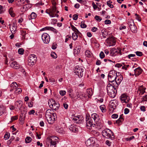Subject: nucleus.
Returning a JSON list of instances; mask_svg holds the SVG:
<instances>
[{
    "instance_id": "obj_55",
    "label": "nucleus",
    "mask_w": 147,
    "mask_h": 147,
    "mask_svg": "<svg viewBox=\"0 0 147 147\" xmlns=\"http://www.w3.org/2000/svg\"><path fill=\"white\" fill-rule=\"evenodd\" d=\"M135 15L136 16V20H138L139 21H141V19L140 17L139 16V15L136 13L135 14Z\"/></svg>"
},
{
    "instance_id": "obj_41",
    "label": "nucleus",
    "mask_w": 147,
    "mask_h": 147,
    "mask_svg": "<svg viewBox=\"0 0 147 147\" xmlns=\"http://www.w3.org/2000/svg\"><path fill=\"white\" fill-rule=\"evenodd\" d=\"M22 91V90L20 88H18L16 89L14 91V93L16 94H20Z\"/></svg>"
},
{
    "instance_id": "obj_50",
    "label": "nucleus",
    "mask_w": 147,
    "mask_h": 147,
    "mask_svg": "<svg viewBox=\"0 0 147 147\" xmlns=\"http://www.w3.org/2000/svg\"><path fill=\"white\" fill-rule=\"evenodd\" d=\"M80 26L82 28H86L87 25L85 23L84 21H82L81 23Z\"/></svg>"
},
{
    "instance_id": "obj_23",
    "label": "nucleus",
    "mask_w": 147,
    "mask_h": 147,
    "mask_svg": "<svg viewBox=\"0 0 147 147\" xmlns=\"http://www.w3.org/2000/svg\"><path fill=\"white\" fill-rule=\"evenodd\" d=\"M16 24L13 23L11 26H10V29L11 32L12 34H14L15 32L16 29Z\"/></svg>"
},
{
    "instance_id": "obj_59",
    "label": "nucleus",
    "mask_w": 147,
    "mask_h": 147,
    "mask_svg": "<svg viewBox=\"0 0 147 147\" xmlns=\"http://www.w3.org/2000/svg\"><path fill=\"white\" fill-rule=\"evenodd\" d=\"M9 135H8L7 133H5L4 136V139L5 140H7L9 139Z\"/></svg>"
},
{
    "instance_id": "obj_18",
    "label": "nucleus",
    "mask_w": 147,
    "mask_h": 147,
    "mask_svg": "<svg viewBox=\"0 0 147 147\" xmlns=\"http://www.w3.org/2000/svg\"><path fill=\"white\" fill-rule=\"evenodd\" d=\"M31 5L30 4H26L24 5L21 9L22 12H24L31 8Z\"/></svg>"
},
{
    "instance_id": "obj_13",
    "label": "nucleus",
    "mask_w": 147,
    "mask_h": 147,
    "mask_svg": "<svg viewBox=\"0 0 147 147\" xmlns=\"http://www.w3.org/2000/svg\"><path fill=\"white\" fill-rule=\"evenodd\" d=\"M120 99L122 102L126 103L128 102L129 100L128 96L125 94H123L121 95Z\"/></svg>"
},
{
    "instance_id": "obj_47",
    "label": "nucleus",
    "mask_w": 147,
    "mask_h": 147,
    "mask_svg": "<svg viewBox=\"0 0 147 147\" xmlns=\"http://www.w3.org/2000/svg\"><path fill=\"white\" fill-rule=\"evenodd\" d=\"M112 2L111 1L109 0L107 1V5L111 8H113V5L112 4Z\"/></svg>"
},
{
    "instance_id": "obj_4",
    "label": "nucleus",
    "mask_w": 147,
    "mask_h": 147,
    "mask_svg": "<svg viewBox=\"0 0 147 147\" xmlns=\"http://www.w3.org/2000/svg\"><path fill=\"white\" fill-rule=\"evenodd\" d=\"M86 127L90 129V127H94L95 126V124L93 123L92 119L89 116L86 115Z\"/></svg>"
},
{
    "instance_id": "obj_6",
    "label": "nucleus",
    "mask_w": 147,
    "mask_h": 147,
    "mask_svg": "<svg viewBox=\"0 0 147 147\" xmlns=\"http://www.w3.org/2000/svg\"><path fill=\"white\" fill-rule=\"evenodd\" d=\"M37 60L36 56L34 54L29 55L28 59V64L30 66H32L36 62Z\"/></svg>"
},
{
    "instance_id": "obj_30",
    "label": "nucleus",
    "mask_w": 147,
    "mask_h": 147,
    "mask_svg": "<svg viewBox=\"0 0 147 147\" xmlns=\"http://www.w3.org/2000/svg\"><path fill=\"white\" fill-rule=\"evenodd\" d=\"M37 17L36 14L34 12L31 13L30 15L28 16V19L29 20L35 19Z\"/></svg>"
},
{
    "instance_id": "obj_26",
    "label": "nucleus",
    "mask_w": 147,
    "mask_h": 147,
    "mask_svg": "<svg viewBox=\"0 0 147 147\" xmlns=\"http://www.w3.org/2000/svg\"><path fill=\"white\" fill-rule=\"evenodd\" d=\"M5 110V107L3 105H0V116L3 114Z\"/></svg>"
},
{
    "instance_id": "obj_38",
    "label": "nucleus",
    "mask_w": 147,
    "mask_h": 147,
    "mask_svg": "<svg viewBox=\"0 0 147 147\" xmlns=\"http://www.w3.org/2000/svg\"><path fill=\"white\" fill-rule=\"evenodd\" d=\"M123 121V119L122 117L120 116L119 119L116 121V123L119 125H120Z\"/></svg>"
},
{
    "instance_id": "obj_35",
    "label": "nucleus",
    "mask_w": 147,
    "mask_h": 147,
    "mask_svg": "<svg viewBox=\"0 0 147 147\" xmlns=\"http://www.w3.org/2000/svg\"><path fill=\"white\" fill-rule=\"evenodd\" d=\"M100 109L102 113L105 112L107 111L106 106L105 105H102L100 106Z\"/></svg>"
},
{
    "instance_id": "obj_49",
    "label": "nucleus",
    "mask_w": 147,
    "mask_h": 147,
    "mask_svg": "<svg viewBox=\"0 0 147 147\" xmlns=\"http://www.w3.org/2000/svg\"><path fill=\"white\" fill-rule=\"evenodd\" d=\"M71 27L72 30L75 32L76 33H79V32L78 30L74 26V25H71Z\"/></svg>"
},
{
    "instance_id": "obj_19",
    "label": "nucleus",
    "mask_w": 147,
    "mask_h": 147,
    "mask_svg": "<svg viewBox=\"0 0 147 147\" xmlns=\"http://www.w3.org/2000/svg\"><path fill=\"white\" fill-rule=\"evenodd\" d=\"M115 78L117 83L119 84L123 80V77L121 75L119 74V75H117Z\"/></svg>"
},
{
    "instance_id": "obj_33",
    "label": "nucleus",
    "mask_w": 147,
    "mask_h": 147,
    "mask_svg": "<svg viewBox=\"0 0 147 147\" xmlns=\"http://www.w3.org/2000/svg\"><path fill=\"white\" fill-rule=\"evenodd\" d=\"M9 12L10 15L11 17H14L15 16V14L13 12L12 7H11L10 8L9 10Z\"/></svg>"
},
{
    "instance_id": "obj_29",
    "label": "nucleus",
    "mask_w": 147,
    "mask_h": 147,
    "mask_svg": "<svg viewBox=\"0 0 147 147\" xmlns=\"http://www.w3.org/2000/svg\"><path fill=\"white\" fill-rule=\"evenodd\" d=\"M59 107V103L57 102H56L54 104L52 105V107L50 106V108L54 110H57Z\"/></svg>"
},
{
    "instance_id": "obj_62",
    "label": "nucleus",
    "mask_w": 147,
    "mask_h": 147,
    "mask_svg": "<svg viewBox=\"0 0 147 147\" xmlns=\"http://www.w3.org/2000/svg\"><path fill=\"white\" fill-rule=\"evenodd\" d=\"M123 66V63H122V64L117 63V64H116L115 65V67H117L118 68H120L121 67H122Z\"/></svg>"
},
{
    "instance_id": "obj_57",
    "label": "nucleus",
    "mask_w": 147,
    "mask_h": 147,
    "mask_svg": "<svg viewBox=\"0 0 147 147\" xmlns=\"http://www.w3.org/2000/svg\"><path fill=\"white\" fill-rule=\"evenodd\" d=\"M95 18L97 21L100 22L102 18L99 16H96L95 17Z\"/></svg>"
},
{
    "instance_id": "obj_48",
    "label": "nucleus",
    "mask_w": 147,
    "mask_h": 147,
    "mask_svg": "<svg viewBox=\"0 0 147 147\" xmlns=\"http://www.w3.org/2000/svg\"><path fill=\"white\" fill-rule=\"evenodd\" d=\"M25 140L26 143H29L31 142L32 140V138L30 137H27L26 138Z\"/></svg>"
},
{
    "instance_id": "obj_5",
    "label": "nucleus",
    "mask_w": 147,
    "mask_h": 147,
    "mask_svg": "<svg viewBox=\"0 0 147 147\" xmlns=\"http://www.w3.org/2000/svg\"><path fill=\"white\" fill-rule=\"evenodd\" d=\"M102 136L105 137L109 138L113 136V133L112 131L108 129H106L103 130L102 132Z\"/></svg>"
},
{
    "instance_id": "obj_20",
    "label": "nucleus",
    "mask_w": 147,
    "mask_h": 147,
    "mask_svg": "<svg viewBox=\"0 0 147 147\" xmlns=\"http://www.w3.org/2000/svg\"><path fill=\"white\" fill-rule=\"evenodd\" d=\"M10 66L15 69H18L19 68L20 65L16 61L12 62L10 64Z\"/></svg>"
},
{
    "instance_id": "obj_42",
    "label": "nucleus",
    "mask_w": 147,
    "mask_h": 147,
    "mask_svg": "<svg viewBox=\"0 0 147 147\" xmlns=\"http://www.w3.org/2000/svg\"><path fill=\"white\" fill-rule=\"evenodd\" d=\"M111 82V84L110 83L109 84H111V85H112L113 86V87H117L118 85V84L117 83L116 81V80H115L113 81V82Z\"/></svg>"
},
{
    "instance_id": "obj_11",
    "label": "nucleus",
    "mask_w": 147,
    "mask_h": 147,
    "mask_svg": "<svg viewBox=\"0 0 147 147\" xmlns=\"http://www.w3.org/2000/svg\"><path fill=\"white\" fill-rule=\"evenodd\" d=\"M120 54L121 55V50L120 49H116L115 48L111 49L110 51V55L111 56H115L118 54Z\"/></svg>"
},
{
    "instance_id": "obj_56",
    "label": "nucleus",
    "mask_w": 147,
    "mask_h": 147,
    "mask_svg": "<svg viewBox=\"0 0 147 147\" xmlns=\"http://www.w3.org/2000/svg\"><path fill=\"white\" fill-rule=\"evenodd\" d=\"M26 31L24 30H22L21 31V34L23 36L22 38L23 39L25 38V35L26 34Z\"/></svg>"
},
{
    "instance_id": "obj_60",
    "label": "nucleus",
    "mask_w": 147,
    "mask_h": 147,
    "mask_svg": "<svg viewBox=\"0 0 147 147\" xmlns=\"http://www.w3.org/2000/svg\"><path fill=\"white\" fill-rule=\"evenodd\" d=\"M51 56L53 58H56L57 57V55L54 52H52Z\"/></svg>"
},
{
    "instance_id": "obj_51",
    "label": "nucleus",
    "mask_w": 147,
    "mask_h": 147,
    "mask_svg": "<svg viewBox=\"0 0 147 147\" xmlns=\"http://www.w3.org/2000/svg\"><path fill=\"white\" fill-rule=\"evenodd\" d=\"M24 50L22 48L19 49L18 51V53L20 55H22L24 53Z\"/></svg>"
},
{
    "instance_id": "obj_34",
    "label": "nucleus",
    "mask_w": 147,
    "mask_h": 147,
    "mask_svg": "<svg viewBox=\"0 0 147 147\" xmlns=\"http://www.w3.org/2000/svg\"><path fill=\"white\" fill-rule=\"evenodd\" d=\"M56 102L55 100L53 99H50L48 101V104L50 107V106L52 107Z\"/></svg>"
},
{
    "instance_id": "obj_52",
    "label": "nucleus",
    "mask_w": 147,
    "mask_h": 147,
    "mask_svg": "<svg viewBox=\"0 0 147 147\" xmlns=\"http://www.w3.org/2000/svg\"><path fill=\"white\" fill-rule=\"evenodd\" d=\"M123 66L122 67V69H123L126 70L127 68L129 66V65H125L124 63H123Z\"/></svg>"
},
{
    "instance_id": "obj_14",
    "label": "nucleus",
    "mask_w": 147,
    "mask_h": 147,
    "mask_svg": "<svg viewBox=\"0 0 147 147\" xmlns=\"http://www.w3.org/2000/svg\"><path fill=\"white\" fill-rule=\"evenodd\" d=\"M146 89V88L143 87V86L139 87L138 89L137 92L140 96H142L144 93L146 92L145 91Z\"/></svg>"
},
{
    "instance_id": "obj_45",
    "label": "nucleus",
    "mask_w": 147,
    "mask_h": 147,
    "mask_svg": "<svg viewBox=\"0 0 147 147\" xmlns=\"http://www.w3.org/2000/svg\"><path fill=\"white\" fill-rule=\"evenodd\" d=\"M57 132L60 133H63L64 132L63 128L62 127H58L57 129Z\"/></svg>"
},
{
    "instance_id": "obj_7",
    "label": "nucleus",
    "mask_w": 147,
    "mask_h": 147,
    "mask_svg": "<svg viewBox=\"0 0 147 147\" xmlns=\"http://www.w3.org/2000/svg\"><path fill=\"white\" fill-rule=\"evenodd\" d=\"M106 42L107 44V45L109 46H113L116 44V39L115 37L112 36L107 38Z\"/></svg>"
},
{
    "instance_id": "obj_32",
    "label": "nucleus",
    "mask_w": 147,
    "mask_h": 147,
    "mask_svg": "<svg viewBox=\"0 0 147 147\" xmlns=\"http://www.w3.org/2000/svg\"><path fill=\"white\" fill-rule=\"evenodd\" d=\"M131 30L133 33H136L137 31V27L134 25L130 28Z\"/></svg>"
},
{
    "instance_id": "obj_15",
    "label": "nucleus",
    "mask_w": 147,
    "mask_h": 147,
    "mask_svg": "<svg viewBox=\"0 0 147 147\" xmlns=\"http://www.w3.org/2000/svg\"><path fill=\"white\" fill-rule=\"evenodd\" d=\"M109 105L111 109L112 110H114L116 108L117 102L115 100H111L109 104Z\"/></svg>"
},
{
    "instance_id": "obj_21",
    "label": "nucleus",
    "mask_w": 147,
    "mask_h": 147,
    "mask_svg": "<svg viewBox=\"0 0 147 147\" xmlns=\"http://www.w3.org/2000/svg\"><path fill=\"white\" fill-rule=\"evenodd\" d=\"M69 129L70 131L74 132L78 130V129L76 126L74 124L71 125L69 126Z\"/></svg>"
},
{
    "instance_id": "obj_1",
    "label": "nucleus",
    "mask_w": 147,
    "mask_h": 147,
    "mask_svg": "<svg viewBox=\"0 0 147 147\" xmlns=\"http://www.w3.org/2000/svg\"><path fill=\"white\" fill-rule=\"evenodd\" d=\"M45 117L49 123L53 124L55 120L57 119L56 115L55 113H53L51 109L47 110L45 113Z\"/></svg>"
},
{
    "instance_id": "obj_25",
    "label": "nucleus",
    "mask_w": 147,
    "mask_h": 147,
    "mask_svg": "<svg viewBox=\"0 0 147 147\" xmlns=\"http://www.w3.org/2000/svg\"><path fill=\"white\" fill-rule=\"evenodd\" d=\"M80 47L79 46L75 48L74 50V54L75 56H77L80 52Z\"/></svg>"
},
{
    "instance_id": "obj_28",
    "label": "nucleus",
    "mask_w": 147,
    "mask_h": 147,
    "mask_svg": "<svg viewBox=\"0 0 147 147\" xmlns=\"http://www.w3.org/2000/svg\"><path fill=\"white\" fill-rule=\"evenodd\" d=\"M95 126H97V127L98 129H101L103 126L102 121H101L99 119L97 122H95Z\"/></svg>"
},
{
    "instance_id": "obj_27",
    "label": "nucleus",
    "mask_w": 147,
    "mask_h": 147,
    "mask_svg": "<svg viewBox=\"0 0 147 147\" xmlns=\"http://www.w3.org/2000/svg\"><path fill=\"white\" fill-rule=\"evenodd\" d=\"M78 98H83L84 97H86V95H85L84 93L82 92H77L76 94Z\"/></svg>"
},
{
    "instance_id": "obj_40",
    "label": "nucleus",
    "mask_w": 147,
    "mask_h": 147,
    "mask_svg": "<svg viewBox=\"0 0 147 147\" xmlns=\"http://www.w3.org/2000/svg\"><path fill=\"white\" fill-rule=\"evenodd\" d=\"M85 55L87 57H91L92 53L88 50H87L85 52Z\"/></svg>"
},
{
    "instance_id": "obj_61",
    "label": "nucleus",
    "mask_w": 147,
    "mask_h": 147,
    "mask_svg": "<svg viewBox=\"0 0 147 147\" xmlns=\"http://www.w3.org/2000/svg\"><path fill=\"white\" fill-rule=\"evenodd\" d=\"M134 138V136H132L129 138H125V140L127 141H130L132 139Z\"/></svg>"
},
{
    "instance_id": "obj_12",
    "label": "nucleus",
    "mask_w": 147,
    "mask_h": 147,
    "mask_svg": "<svg viewBox=\"0 0 147 147\" xmlns=\"http://www.w3.org/2000/svg\"><path fill=\"white\" fill-rule=\"evenodd\" d=\"M95 143V139L91 138L85 142V144L87 146H92L94 145Z\"/></svg>"
},
{
    "instance_id": "obj_2",
    "label": "nucleus",
    "mask_w": 147,
    "mask_h": 147,
    "mask_svg": "<svg viewBox=\"0 0 147 147\" xmlns=\"http://www.w3.org/2000/svg\"><path fill=\"white\" fill-rule=\"evenodd\" d=\"M57 138L55 136H49L46 140V145L48 147H55L56 142L55 140Z\"/></svg>"
},
{
    "instance_id": "obj_44",
    "label": "nucleus",
    "mask_w": 147,
    "mask_h": 147,
    "mask_svg": "<svg viewBox=\"0 0 147 147\" xmlns=\"http://www.w3.org/2000/svg\"><path fill=\"white\" fill-rule=\"evenodd\" d=\"M115 76H109V75H108V80L109 82H113L114 80H115Z\"/></svg>"
},
{
    "instance_id": "obj_17",
    "label": "nucleus",
    "mask_w": 147,
    "mask_h": 147,
    "mask_svg": "<svg viewBox=\"0 0 147 147\" xmlns=\"http://www.w3.org/2000/svg\"><path fill=\"white\" fill-rule=\"evenodd\" d=\"M23 102L20 100H18L15 102V107L16 109L20 110L22 106Z\"/></svg>"
},
{
    "instance_id": "obj_54",
    "label": "nucleus",
    "mask_w": 147,
    "mask_h": 147,
    "mask_svg": "<svg viewBox=\"0 0 147 147\" xmlns=\"http://www.w3.org/2000/svg\"><path fill=\"white\" fill-rule=\"evenodd\" d=\"M135 53L136 55L138 56L141 57L143 55L142 53L140 51H137Z\"/></svg>"
},
{
    "instance_id": "obj_9",
    "label": "nucleus",
    "mask_w": 147,
    "mask_h": 147,
    "mask_svg": "<svg viewBox=\"0 0 147 147\" xmlns=\"http://www.w3.org/2000/svg\"><path fill=\"white\" fill-rule=\"evenodd\" d=\"M42 39L44 43L47 44L50 41V37L48 34L44 33L42 34Z\"/></svg>"
},
{
    "instance_id": "obj_64",
    "label": "nucleus",
    "mask_w": 147,
    "mask_h": 147,
    "mask_svg": "<svg viewBox=\"0 0 147 147\" xmlns=\"http://www.w3.org/2000/svg\"><path fill=\"white\" fill-rule=\"evenodd\" d=\"M78 15L74 14L73 16V18L74 20H76L78 19Z\"/></svg>"
},
{
    "instance_id": "obj_24",
    "label": "nucleus",
    "mask_w": 147,
    "mask_h": 147,
    "mask_svg": "<svg viewBox=\"0 0 147 147\" xmlns=\"http://www.w3.org/2000/svg\"><path fill=\"white\" fill-rule=\"evenodd\" d=\"M11 89L10 91H11L13 90L16 89L18 87V85L17 83L15 82L12 83L10 85Z\"/></svg>"
},
{
    "instance_id": "obj_37",
    "label": "nucleus",
    "mask_w": 147,
    "mask_h": 147,
    "mask_svg": "<svg viewBox=\"0 0 147 147\" xmlns=\"http://www.w3.org/2000/svg\"><path fill=\"white\" fill-rule=\"evenodd\" d=\"M73 121L75 123H79L80 121H81V120H80V118L78 116L74 118L73 119Z\"/></svg>"
},
{
    "instance_id": "obj_63",
    "label": "nucleus",
    "mask_w": 147,
    "mask_h": 147,
    "mask_svg": "<svg viewBox=\"0 0 147 147\" xmlns=\"http://www.w3.org/2000/svg\"><path fill=\"white\" fill-rule=\"evenodd\" d=\"M18 119V117L17 116H13L11 117V119L12 121L17 120Z\"/></svg>"
},
{
    "instance_id": "obj_36",
    "label": "nucleus",
    "mask_w": 147,
    "mask_h": 147,
    "mask_svg": "<svg viewBox=\"0 0 147 147\" xmlns=\"http://www.w3.org/2000/svg\"><path fill=\"white\" fill-rule=\"evenodd\" d=\"M109 76H115V78H116V77L117 76V72L116 71H111L109 74Z\"/></svg>"
},
{
    "instance_id": "obj_22",
    "label": "nucleus",
    "mask_w": 147,
    "mask_h": 147,
    "mask_svg": "<svg viewBox=\"0 0 147 147\" xmlns=\"http://www.w3.org/2000/svg\"><path fill=\"white\" fill-rule=\"evenodd\" d=\"M91 117L94 119L95 122H97L100 119L98 115L95 113L92 114Z\"/></svg>"
},
{
    "instance_id": "obj_8",
    "label": "nucleus",
    "mask_w": 147,
    "mask_h": 147,
    "mask_svg": "<svg viewBox=\"0 0 147 147\" xmlns=\"http://www.w3.org/2000/svg\"><path fill=\"white\" fill-rule=\"evenodd\" d=\"M56 11V8L55 6H53L51 9H49V12L47 13L51 17H54L55 16L58 17L59 15L55 14Z\"/></svg>"
},
{
    "instance_id": "obj_43",
    "label": "nucleus",
    "mask_w": 147,
    "mask_h": 147,
    "mask_svg": "<svg viewBox=\"0 0 147 147\" xmlns=\"http://www.w3.org/2000/svg\"><path fill=\"white\" fill-rule=\"evenodd\" d=\"M78 33L74 32L72 33V37L74 40H76L77 39L78 37V35H77V34Z\"/></svg>"
},
{
    "instance_id": "obj_10",
    "label": "nucleus",
    "mask_w": 147,
    "mask_h": 147,
    "mask_svg": "<svg viewBox=\"0 0 147 147\" xmlns=\"http://www.w3.org/2000/svg\"><path fill=\"white\" fill-rule=\"evenodd\" d=\"M83 69L78 67H76L75 69L74 70V73L78 75L79 78L82 77L83 76Z\"/></svg>"
},
{
    "instance_id": "obj_58",
    "label": "nucleus",
    "mask_w": 147,
    "mask_h": 147,
    "mask_svg": "<svg viewBox=\"0 0 147 147\" xmlns=\"http://www.w3.org/2000/svg\"><path fill=\"white\" fill-rule=\"evenodd\" d=\"M60 94L63 96L65 94L66 91L65 90H61L59 92Z\"/></svg>"
},
{
    "instance_id": "obj_39",
    "label": "nucleus",
    "mask_w": 147,
    "mask_h": 147,
    "mask_svg": "<svg viewBox=\"0 0 147 147\" xmlns=\"http://www.w3.org/2000/svg\"><path fill=\"white\" fill-rule=\"evenodd\" d=\"M127 23L130 28L131 27H132L135 25L133 20H129L128 21Z\"/></svg>"
},
{
    "instance_id": "obj_31",
    "label": "nucleus",
    "mask_w": 147,
    "mask_h": 147,
    "mask_svg": "<svg viewBox=\"0 0 147 147\" xmlns=\"http://www.w3.org/2000/svg\"><path fill=\"white\" fill-rule=\"evenodd\" d=\"M86 92L88 94V95L87 94V96H88V98H90L92 94V89L91 88L87 89L86 90Z\"/></svg>"
},
{
    "instance_id": "obj_3",
    "label": "nucleus",
    "mask_w": 147,
    "mask_h": 147,
    "mask_svg": "<svg viewBox=\"0 0 147 147\" xmlns=\"http://www.w3.org/2000/svg\"><path fill=\"white\" fill-rule=\"evenodd\" d=\"M107 90L108 95L111 97L114 98L115 96L116 93L115 88L113 87L110 84H108L107 86Z\"/></svg>"
},
{
    "instance_id": "obj_46",
    "label": "nucleus",
    "mask_w": 147,
    "mask_h": 147,
    "mask_svg": "<svg viewBox=\"0 0 147 147\" xmlns=\"http://www.w3.org/2000/svg\"><path fill=\"white\" fill-rule=\"evenodd\" d=\"M54 29V28L50 26H47L46 27H45L42 29L41 30H51L52 31Z\"/></svg>"
},
{
    "instance_id": "obj_53",
    "label": "nucleus",
    "mask_w": 147,
    "mask_h": 147,
    "mask_svg": "<svg viewBox=\"0 0 147 147\" xmlns=\"http://www.w3.org/2000/svg\"><path fill=\"white\" fill-rule=\"evenodd\" d=\"M99 56L101 59H103L105 57V55L104 52L101 51L100 54Z\"/></svg>"
},
{
    "instance_id": "obj_16",
    "label": "nucleus",
    "mask_w": 147,
    "mask_h": 147,
    "mask_svg": "<svg viewBox=\"0 0 147 147\" xmlns=\"http://www.w3.org/2000/svg\"><path fill=\"white\" fill-rule=\"evenodd\" d=\"M142 69L140 67L136 68L134 70V75L136 76H137L140 75L142 71Z\"/></svg>"
}]
</instances>
